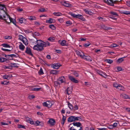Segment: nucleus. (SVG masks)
I'll return each mask as SVG.
<instances>
[{"label": "nucleus", "mask_w": 130, "mask_h": 130, "mask_svg": "<svg viewBox=\"0 0 130 130\" xmlns=\"http://www.w3.org/2000/svg\"><path fill=\"white\" fill-rule=\"evenodd\" d=\"M64 76H61L58 79V81H59L61 83L64 82Z\"/></svg>", "instance_id": "obj_19"}, {"label": "nucleus", "mask_w": 130, "mask_h": 130, "mask_svg": "<svg viewBox=\"0 0 130 130\" xmlns=\"http://www.w3.org/2000/svg\"><path fill=\"white\" fill-rule=\"evenodd\" d=\"M66 23L69 24V25H71L72 24V23L70 21H68L66 22Z\"/></svg>", "instance_id": "obj_63"}, {"label": "nucleus", "mask_w": 130, "mask_h": 130, "mask_svg": "<svg viewBox=\"0 0 130 130\" xmlns=\"http://www.w3.org/2000/svg\"><path fill=\"white\" fill-rule=\"evenodd\" d=\"M72 74H73L74 76L76 77H77L79 76V74L78 73L75 71H72Z\"/></svg>", "instance_id": "obj_24"}, {"label": "nucleus", "mask_w": 130, "mask_h": 130, "mask_svg": "<svg viewBox=\"0 0 130 130\" xmlns=\"http://www.w3.org/2000/svg\"><path fill=\"white\" fill-rule=\"evenodd\" d=\"M25 53L29 55L33 56V54L32 53L30 49L28 47L26 48Z\"/></svg>", "instance_id": "obj_6"}, {"label": "nucleus", "mask_w": 130, "mask_h": 130, "mask_svg": "<svg viewBox=\"0 0 130 130\" xmlns=\"http://www.w3.org/2000/svg\"><path fill=\"white\" fill-rule=\"evenodd\" d=\"M18 37L19 39L25 45H27L28 44L27 40L25 38L21 35H19Z\"/></svg>", "instance_id": "obj_3"}, {"label": "nucleus", "mask_w": 130, "mask_h": 130, "mask_svg": "<svg viewBox=\"0 0 130 130\" xmlns=\"http://www.w3.org/2000/svg\"><path fill=\"white\" fill-rule=\"evenodd\" d=\"M36 17L33 16H31L29 17L28 19L31 21H33L36 20Z\"/></svg>", "instance_id": "obj_27"}, {"label": "nucleus", "mask_w": 130, "mask_h": 130, "mask_svg": "<svg viewBox=\"0 0 130 130\" xmlns=\"http://www.w3.org/2000/svg\"><path fill=\"white\" fill-rule=\"evenodd\" d=\"M66 119V118L63 115H62V119L61 124L62 125H63L64 123V121Z\"/></svg>", "instance_id": "obj_25"}, {"label": "nucleus", "mask_w": 130, "mask_h": 130, "mask_svg": "<svg viewBox=\"0 0 130 130\" xmlns=\"http://www.w3.org/2000/svg\"><path fill=\"white\" fill-rule=\"evenodd\" d=\"M117 46H118V45H117L116 44H113L110 45L111 47H116Z\"/></svg>", "instance_id": "obj_57"}, {"label": "nucleus", "mask_w": 130, "mask_h": 130, "mask_svg": "<svg viewBox=\"0 0 130 130\" xmlns=\"http://www.w3.org/2000/svg\"><path fill=\"white\" fill-rule=\"evenodd\" d=\"M1 45L4 47L10 48L11 46L6 43H3Z\"/></svg>", "instance_id": "obj_28"}, {"label": "nucleus", "mask_w": 130, "mask_h": 130, "mask_svg": "<svg viewBox=\"0 0 130 130\" xmlns=\"http://www.w3.org/2000/svg\"><path fill=\"white\" fill-rule=\"evenodd\" d=\"M58 72V71H57L56 70H52L51 71L50 73L51 74L56 75L57 74V72Z\"/></svg>", "instance_id": "obj_29"}, {"label": "nucleus", "mask_w": 130, "mask_h": 130, "mask_svg": "<svg viewBox=\"0 0 130 130\" xmlns=\"http://www.w3.org/2000/svg\"><path fill=\"white\" fill-rule=\"evenodd\" d=\"M78 18L80 19L83 20V21H84L85 20V19L84 18L83 16L79 14Z\"/></svg>", "instance_id": "obj_36"}, {"label": "nucleus", "mask_w": 130, "mask_h": 130, "mask_svg": "<svg viewBox=\"0 0 130 130\" xmlns=\"http://www.w3.org/2000/svg\"><path fill=\"white\" fill-rule=\"evenodd\" d=\"M26 121L28 123H29L31 124H34V121L32 120V119L28 118L27 117L26 118Z\"/></svg>", "instance_id": "obj_13"}, {"label": "nucleus", "mask_w": 130, "mask_h": 130, "mask_svg": "<svg viewBox=\"0 0 130 130\" xmlns=\"http://www.w3.org/2000/svg\"><path fill=\"white\" fill-rule=\"evenodd\" d=\"M46 23H53L54 22V20L51 18L49 19V20H46Z\"/></svg>", "instance_id": "obj_21"}, {"label": "nucleus", "mask_w": 130, "mask_h": 130, "mask_svg": "<svg viewBox=\"0 0 130 130\" xmlns=\"http://www.w3.org/2000/svg\"><path fill=\"white\" fill-rule=\"evenodd\" d=\"M36 44L35 45L33 49L38 51H43L44 47H46V44L40 40H37L36 41Z\"/></svg>", "instance_id": "obj_1"}, {"label": "nucleus", "mask_w": 130, "mask_h": 130, "mask_svg": "<svg viewBox=\"0 0 130 130\" xmlns=\"http://www.w3.org/2000/svg\"><path fill=\"white\" fill-rule=\"evenodd\" d=\"M2 50L4 51H5L9 52V51H11V50H9L7 49L3 48H2Z\"/></svg>", "instance_id": "obj_62"}, {"label": "nucleus", "mask_w": 130, "mask_h": 130, "mask_svg": "<svg viewBox=\"0 0 130 130\" xmlns=\"http://www.w3.org/2000/svg\"><path fill=\"white\" fill-rule=\"evenodd\" d=\"M49 27L50 28H51L53 30H55L56 29L55 27L53 25V24H51L49 25Z\"/></svg>", "instance_id": "obj_35"}, {"label": "nucleus", "mask_w": 130, "mask_h": 130, "mask_svg": "<svg viewBox=\"0 0 130 130\" xmlns=\"http://www.w3.org/2000/svg\"><path fill=\"white\" fill-rule=\"evenodd\" d=\"M37 114L38 115H39L42 117V116H43V114L42 113L40 112H37Z\"/></svg>", "instance_id": "obj_59"}, {"label": "nucleus", "mask_w": 130, "mask_h": 130, "mask_svg": "<svg viewBox=\"0 0 130 130\" xmlns=\"http://www.w3.org/2000/svg\"><path fill=\"white\" fill-rule=\"evenodd\" d=\"M90 42H88V43H85L84 44V46L85 47H87L88 46H89L90 45Z\"/></svg>", "instance_id": "obj_55"}, {"label": "nucleus", "mask_w": 130, "mask_h": 130, "mask_svg": "<svg viewBox=\"0 0 130 130\" xmlns=\"http://www.w3.org/2000/svg\"><path fill=\"white\" fill-rule=\"evenodd\" d=\"M41 89V88H36L33 89L32 90L34 91H39Z\"/></svg>", "instance_id": "obj_50"}, {"label": "nucleus", "mask_w": 130, "mask_h": 130, "mask_svg": "<svg viewBox=\"0 0 130 130\" xmlns=\"http://www.w3.org/2000/svg\"><path fill=\"white\" fill-rule=\"evenodd\" d=\"M7 15V18H9L10 21V22H12L13 23H14V22H15V19H13L12 18L10 17L8 15V14L6 13V14Z\"/></svg>", "instance_id": "obj_20"}, {"label": "nucleus", "mask_w": 130, "mask_h": 130, "mask_svg": "<svg viewBox=\"0 0 130 130\" xmlns=\"http://www.w3.org/2000/svg\"><path fill=\"white\" fill-rule=\"evenodd\" d=\"M75 52L76 53V54L78 55L80 57V56H83V55H82L81 54L80 52L79 51H78L76 50L75 51Z\"/></svg>", "instance_id": "obj_46"}, {"label": "nucleus", "mask_w": 130, "mask_h": 130, "mask_svg": "<svg viewBox=\"0 0 130 130\" xmlns=\"http://www.w3.org/2000/svg\"><path fill=\"white\" fill-rule=\"evenodd\" d=\"M72 90V87H68L67 90V93L68 95L71 94Z\"/></svg>", "instance_id": "obj_12"}, {"label": "nucleus", "mask_w": 130, "mask_h": 130, "mask_svg": "<svg viewBox=\"0 0 130 130\" xmlns=\"http://www.w3.org/2000/svg\"><path fill=\"white\" fill-rule=\"evenodd\" d=\"M38 74L40 75H41L43 74L44 73L43 72V70L41 68L40 70L38 72Z\"/></svg>", "instance_id": "obj_43"}, {"label": "nucleus", "mask_w": 130, "mask_h": 130, "mask_svg": "<svg viewBox=\"0 0 130 130\" xmlns=\"http://www.w3.org/2000/svg\"><path fill=\"white\" fill-rule=\"evenodd\" d=\"M61 65L59 63H54L52 64L51 67L54 69H58Z\"/></svg>", "instance_id": "obj_7"}, {"label": "nucleus", "mask_w": 130, "mask_h": 130, "mask_svg": "<svg viewBox=\"0 0 130 130\" xmlns=\"http://www.w3.org/2000/svg\"><path fill=\"white\" fill-rule=\"evenodd\" d=\"M109 13L112 16L117 17L118 15L116 12L113 11H110L109 12Z\"/></svg>", "instance_id": "obj_23"}, {"label": "nucleus", "mask_w": 130, "mask_h": 130, "mask_svg": "<svg viewBox=\"0 0 130 130\" xmlns=\"http://www.w3.org/2000/svg\"><path fill=\"white\" fill-rule=\"evenodd\" d=\"M124 60L123 59V58H119L117 60L118 62L119 63H121Z\"/></svg>", "instance_id": "obj_51"}, {"label": "nucleus", "mask_w": 130, "mask_h": 130, "mask_svg": "<svg viewBox=\"0 0 130 130\" xmlns=\"http://www.w3.org/2000/svg\"><path fill=\"white\" fill-rule=\"evenodd\" d=\"M48 40L52 42L55 40V38L53 37H50L48 38Z\"/></svg>", "instance_id": "obj_39"}, {"label": "nucleus", "mask_w": 130, "mask_h": 130, "mask_svg": "<svg viewBox=\"0 0 130 130\" xmlns=\"http://www.w3.org/2000/svg\"><path fill=\"white\" fill-rule=\"evenodd\" d=\"M102 27L104 29L106 30H107L108 29H111L112 28L111 27H105V25H103L102 26Z\"/></svg>", "instance_id": "obj_47"}, {"label": "nucleus", "mask_w": 130, "mask_h": 130, "mask_svg": "<svg viewBox=\"0 0 130 130\" xmlns=\"http://www.w3.org/2000/svg\"><path fill=\"white\" fill-rule=\"evenodd\" d=\"M8 83V82H7L6 81H4V82H1V84L2 85H7Z\"/></svg>", "instance_id": "obj_49"}, {"label": "nucleus", "mask_w": 130, "mask_h": 130, "mask_svg": "<svg viewBox=\"0 0 130 130\" xmlns=\"http://www.w3.org/2000/svg\"><path fill=\"white\" fill-rule=\"evenodd\" d=\"M54 14L55 15L59 16L61 15L62 13L60 12H55L54 13Z\"/></svg>", "instance_id": "obj_45"}, {"label": "nucleus", "mask_w": 130, "mask_h": 130, "mask_svg": "<svg viewBox=\"0 0 130 130\" xmlns=\"http://www.w3.org/2000/svg\"><path fill=\"white\" fill-rule=\"evenodd\" d=\"M9 76L7 75H3V78L4 79H7V80H8V77H9Z\"/></svg>", "instance_id": "obj_53"}, {"label": "nucleus", "mask_w": 130, "mask_h": 130, "mask_svg": "<svg viewBox=\"0 0 130 130\" xmlns=\"http://www.w3.org/2000/svg\"><path fill=\"white\" fill-rule=\"evenodd\" d=\"M69 14L74 18H78L79 14H76L72 12H70Z\"/></svg>", "instance_id": "obj_16"}, {"label": "nucleus", "mask_w": 130, "mask_h": 130, "mask_svg": "<svg viewBox=\"0 0 130 130\" xmlns=\"http://www.w3.org/2000/svg\"><path fill=\"white\" fill-rule=\"evenodd\" d=\"M82 119L78 117L75 116V121H81Z\"/></svg>", "instance_id": "obj_40"}, {"label": "nucleus", "mask_w": 130, "mask_h": 130, "mask_svg": "<svg viewBox=\"0 0 130 130\" xmlns=\"http://www.w3.org/2000/svg\"><path fill=\"white\" fill-rule=\"evenodd\" d=\"M43 105L44 106L46 107H48V106L47 104V102L43 103Z\"/></svg>", "instance_id": "obj_58"}, {"label": "nucleus", "mask_w": 130, "mask_h": 130, "mask_svg": "<svg viewBox=\"0 0 130 130\" xmlns=\"http://www.w3.org/2000/svg\"><path fill=\"white\" fill-rule=\"evenodd\" d=\"M5 8V6L4 5L0 4V14L1 13H3L6 14V13L4 10H3V9Z\"/></svg>", "instance_id": "obj_9"}, {"label": "nucleus", "mask_w": 130, "mask_h": 130, "mask_svg": "<svg viewBox=\"0 0 130 130\" xmlns=\"http://www.w3.org/2000/svg\"><path fill=\"white\" fill-rule=\"evenodd\" d=\"M119 85L117 84L116 83H114L113 85V87L116 88H117Z\"/></svg>", "instance_id": "obj_54"}, {"label": "nucleus", "mask_w": 130, "mask_h": 130, "mask_svg": "<svg viewBox=\"0 0 130 130\" xmlns=\"http://www.w3.org/2000/svg\"><path fill=\"white\" fill-rule=\"evenodd\" d=\"M68 107L71 110H72L73 109V107L72 105L69 102L68 103Z\"/></svg>", "instance_id": "obj_31"}, {"label": "nucleus", "mask_w": 130, "mask_h": 130, "mask_svg": "<svg viewBox=\"0 0 130 130\" xmlns=\"http://www.w3.org/2000/svg\"><path fill=\"white\" fill-rule=\"evenodd\" d=\"M47 102V104L48 106V107H51L52 105V104L51 101H48Z\"/></svg>", "instance_id": "obj_32"}, {"label": "nucleus", "mask_w": 130, "mask_h": 130, "mask_svg": "<svg viewBox=\"0 0 130 130\" xmlns=\"http://www.w3.org/2000/svg\"><path fill=\"white\" fill-rule=\"evenodd\" d=\"M72 124L74 126H76L77 127H80L81 125V123L79 122H74Z\"/></svg>", "instance_id": "obj_17"}, {"label": "nucleus", "mask_w": 130, "mask_h": 130, "mask_svg": "<svg viewBox=\"0 0 130 130\" xmlns=\"http://www.w3.org/2000/svg\"><path fill=\"white\" fill-rule=\"evenodd\" d=\"M55 120L52 119H50L47 122V124H49L51 126H53L55 124Z\"/></svg>", "instance_id": "obj_10"}, {"label": "nucleus", "mask_w": 130, "mask_h": 130, "mask_svg": "<svg viewBox=\"0 0 130 130\" xmlns=\"http://www.w3.org/2000/svg\"><path fill=\"white\" fill-rule=\"evenodd\" d=\"M84 11L86 13L89 14H91L92 12L90 11H88L86 9H84Z\"/></svg>", "instance_id": "obj_41"}, {"label": "nucleus", "mask_w": 130, "mask_h": 130, "mask_svg": "<svg viewBox=\"0 0 130 130\" xmlns=\"http://www.w3.org/2000/svg\"><path fill=\"white\" fill-rule=\"evenodd\" d=\"M36 126L40 125L42 127L44 125V123L42 122H40L38 120L36 121Z\"/></svg>", "instance_id": "obj_14"}, {"label": "nucleus", "mask_w": 130, "mask_h": 130, "mask_svg": "<svg viewBox=\"0 0 130 130\" xmlns=\"http://www.w3.org/2000/svg\"><path fill=\"white\" fill-rule=\"evenodd\" d=\"M10 64L11 68L13 67H18V66H17V64L15 63H11Z\"/></svg>", "instance_id": "obj_34"}, {"label": "nucleus", "mask_w": 130, "mask_h": 130, "mask_svg": "<svg viewBox=\"0 0 130 130\" xmlns=\"http://www.w3.org/2000/svg\"><path fill=\"white\" fill-rule=\"evenodd\" d=\"M46 11L45 10L44 8H41L38 10V11L39 12H43Z\"/></svg>", "instance_id": "obj_48"}, {"label": "nucleus", "mask_w": 130, "mask_h": 130, "mask_svg": "<svg viewBox=\"0 0 130 130\" xmlns=\"http://www.w3.org/2000/svg\"><path fill=\"white\" fill-rule=\"evenodd\" d=\"M103 2L108 5L114 6V4L119 2L117 0H103Z\"/></svg>", "instance_id": "obj_2"}, {"label": "nucleus", "mask_w": 130, "mask_h": 130, "mask_svg": "<svg viewBox=\"0 0 130 130\" xmlns=\"http://www.w3.org/2000/svg\"><path fill=\"white\" fill-rule=\"evenodd\" d=\"M7 60V59L6 58L4 57H0V62H3L4 61H6Z\"/></svg>", "instance_id": "obj_33"}, {"label": "nucleus", "mask_w": 130, "mask_h": 130, "mask_svg": "<svg viewBox=\"0 0 130 130\" xmlns=\"http://www.w3.org/2000/svg\"><path fill=\"white\" fill-rule=\"evenodd\" d=\"M98 19L100 20V21H102L105 22L106 21L105 20V19L104 18H102L101 17H99L98 18Z\"/></svg>", "instance_id": "obj_37"}, {"label": "nucleus", "mask_w": 130, "mask_h": 130, "mask_svg": "<svg viewBox=\"0 0 130 130\" xmlns=\"http://www.w3.org/2000/svg\"><path fill=\"white\" fill-rule=\"evenodd\" d=\"M62 4L64 6L66 7H71V5L67 3L66 2H63L62 3Z\"/></svg>", "instance_id": "obj_18"}, {"label": "nucleus", "mask_w": 130, "mask_h": 130, "mask_svg": "<svg viewBox=\"0 0 130 130\" xmlns=\"http://www.w3.org/2000/svg\"><path fill=\"white\" fill-rule=\"evenodd\" d=\"M19 43L20 44L19 46V49L22 51H23L25 48V46L22 44L21 42H19Z\"/></svg>", "instance_id": "obj_15"}, {"label": "nucleus", "mask_w": 130, "mask_h": 130, "mask_svg": "<svg viewBox=\"0 0 130 130\" xmlns=\"http://www.w3.org/2000/svg\"><path fill=\"white\" fill-rule=\"evenodd\" d=\"M17 10L18 12H20L22 11L23 10V9L22 8H17Z\"/></svg>", "instance_id": "obj_64"}, {"label": "nucleus", "mask_w": 130, "mask_h": 130, "mask_svg": "<svg viewBox=\"0 0 130 130\" xmlns=\"http://www.w3.org/2000/svg\"><path fill=\"white\" fill-rule=\"evenodd\" d=\"M0 19L1 20H4V21L7 23H9V22H8L7 21L6 19H3L2 18V15H1V14H0Z\"/></svg>", "instance_id": "obj_44"}, {"label": "nucleus", "mask_w": 130, "mask_h": 130, "mask_svg": "<svg viewBox=\"0 0 130 130\" xmlns=\"http://www.w3.org/2000/svg\"><path fill=\"white\" fill-rule=\"evenodd\" d=\"M10 55V56L11 57V58H13L12 57H16V56L15 55H14V54H11V55Z\"/></svg>", "instance_id": "obj_61"}, {"label": "nucleus", "mask_w": 130, "mask_h": 130, "mask_svg": "<svg viewBox=\"0 0 130 130\" xmlns=\"http://www.w3.org/2000/svg\"><path fill=\"white\" fill-rule=\"evenodd\" d=\"M96 72L98 74L100 75L101 76H102L103 77L106 78L107 75H106V74L105 73H103L102 72H101L99 70H97Z\"/></svg>", "instance_id": "obj_8"}, {"label": "nucleus", "mask_w": 130, "mask_h": 130, "mask_svg": "<svg viewBox=\"0 0 130 130\" xmlns=\"http://www.w3.org/2000/svg\"><path fill=\"white\" fill-rule=\"evenodd\" d=\"M117 89L120 90H123L124 88L123 87L121 86L120 85H119Z\"/></svg>", "instance_id": "obj_42"}, {"label": "nucleus", "mask_w": 130, "mask_h": 130, "mask_svg": "<svg viewBox=\"0 0 130 130\" xmlns=\"http://www.w3.org/2000/svg\"><path fill=\"white\" fill-rule=\"evenodd\" d=\"M66 41L65 40H63L60 43V45L63 46L64 45L67 46L66 44Z\"/></svg>", "instance_id": "obj_30"}, {"label": "nucleus", "mask_w": 130, "mask_h": 130, "mask_svg": "<svg viewBox=\"0 0 130 130\" xmlns=\"http://www.w3.org/2000/svg\"><path fill=\"white\" fill-rule=\"evenodd\" d=\"M122 13L127 15L130 14V11H124L122 12Z\"/></svg>", "instance_id": "obj_38"}, {"label": "nucleus", "mask_w": 130, "mask_h": 130, "mask_svg": "<svg viewBox=\"0 0 130 130\" xmlns=\"http://www.w3.org/2000/svg\"><path fill=\"white\" fill-rule=\"evenodd\" d=\"M120 96L121 97L124 99H127L128 98V96L125 94L122 93L121 94Z\"/></svg>", "instance_id": "obj_22"}, {"label": "nucleus", "mask_w": 130, "mask_h": 130, "mask_svg": "<svg viewBox=\"0 0 130 130\" xmlns=\"http://www.w3.org/2000/svg\"><path fill=\"white\" fill-rule=\"evenodd\" d=\"M18 128H23L25 129V127L23 125L18 124Z\"/></svg>", "instance_id": "obj_52"}, {"label": "nucleus", "mask_w": 130, "mask_h": 130, "mask_svg": "<svg viewBox=\"0 0 130 130\" xmlns=\"http://www.w3.org/2000/svg\"><path fill=\"white\" fill-rule=\"evenodd\" d=\"M26 20L23 18H21L19 20V22L21 23H24L26 21Z\"/></svg>", "instance_id": "obj_26"}, {"label": "nucleus", "mask_w": 130, "mask_h": 130, "mask_svg": "<svg viewBox=\"0 0 130 130\" xmlns=\"http://www.w3.org/2000/svg\"><path fill=\"white\" fill-rule=\"evenodd\" d=\"M113 61L112 60H110V59H108L107 60V62L108 63L111 64L113 62Z\"/></svg>", "instance_id": "obj_60"}, {"label": "nucleus", "mask_w": 130, "mask_h": 130, "mask_svg": "<svg viewBox=\"0 0 130 130\" xmlns=\"http://www.w3.org/2000/svg\"><path fill=\"white\" fill-rule=\"evenodd\" d=\"M80 57L84 59L85 60H87L89 61H92V60L91 59V57L89 56H86L84 55H83V56H80Z\"/></svg>", "instance_id": "obj_5"}, {"label": "nucleus", "mask_w": 130, "mask_h": 130, "mask_svg": "<svg viewBox=\"0 0 130 130\" xmlns=\"http://www.w3.org/2000/svg\"><path fill=\"white\" fill-rule=\"evenodd\" d=\"M74 109L75 110H77L78 109V107L77 105H75L74 107Z\"/></svg>", "instance_id": "obj_56"}, {"label": "nucleus", "mask_w": 130, "mask_h": 130, "mask_svg": "<svg viewBox=\"0 0 130 130\" xmlns=\"http://www.w3.org/2000/svg\"><path fill=\"white\" fill-rule=\"evenodd\" d=\"M75 121V116H71L68 118V122H71Z\"/></svg>", "instance_id": "obj_11"}, {"label": "nucleus", "mask_w": 130, "mask_h": 130, "mask_svg": "<svg viewBox=\"0 0 130 130\" xmlns=\"http://www.w3.org/2000/svg\"><path fill=\"white\" fill-rule=\"evenodd\" d=\"M68 78L73 83H77L78 82V81L77 80L75 79V78L72 76H69Z\"/></svg>", "instance_id": "obj_4"}]
</instances>
